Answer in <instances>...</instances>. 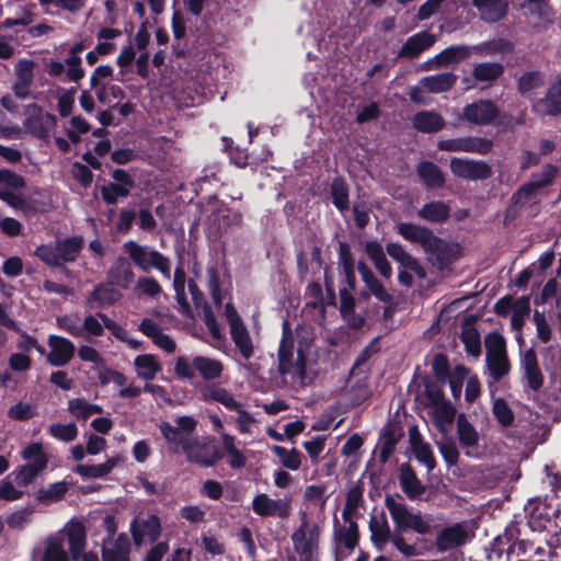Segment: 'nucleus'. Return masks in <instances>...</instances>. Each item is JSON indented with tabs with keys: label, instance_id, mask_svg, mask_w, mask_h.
<instances>
[{
	"label": "nucleus",
	"instance_id": "nucleus-1",
	"mask_svg": "<svg viewBox=\"0 0 561 561\" xmlns=\"http://www.w3.org/2000/svg\"><path fill=\"white\" fill-rule=\"evenodd\" d=\"M396 230L405 241L420 244L427 261L440 273L451 272L453 264L462 256V247L458 242L447 241L425 226L399 222Z\"/></svg>",
	"mask_w": 561,
	"mask_h": 561
},
{
	"label": "nucleus",
	"instance_id": "nucleus-2",
	"mask_svg": "<svg viewBox=\"0 0 561 561\" xmlns=\"http://www.w3.org/2000/svg\"><path fill=\"white\" fill-rule=\"evenodd\" d=\"M385 506L394 526L393 547L405 558L416 557L420 551L414 545L407 543L403 534L414 531L419 535L431 533V525L420 511L409 510L401 494H386Z\"/></svg>",
	"mask_w": 561,
	"mask_h": 561
},
{
	"label": "nucleus",
	"instance_id": "nucleus-3",
	"mask_svg": "<svg viewBox=\"0 0 561 561\" xmlns=\"http://www.w3.org/2000/svg\"><path fill=\"white\" fill-rule=\"evenodd\" d=\"M506 536L513 539V549H517L518 556L529 561L534 557L552 559L556 556V549L560 547L553 542L554 531L534 529L527 523L517 520L516 517L506 526Z\"/></svg>",
	"mask_w": 561,
	"mask_h": 561
},
{
	"label": "nucleus",
	"instance_id": "nucleus-4",
	"mask_svg": "<svg viewBox=\"0 0 561 561\" xmlns=\"http://www.w3.org/2000/svg\"><path fill=\"white\" fill-rule=\"evenodd\" d=\"M278 373L284 381L289 378L293 383L304 382L307 375L306 355L302 350L297 351L294 360V340L287 321L284 322V334L278 347Z\"/></svg>",
	"mask_w": 561,
	"mask_h": 561
},
{
	"label": "nucleus",
	"instance_id": "nucleus-5",
	"mask_svg": "<svg viewBox=\"0 0 561 561\" xmlns=\"http://www.w3.org/2000/svg\"><path fill=\"white\" fill-rule=\"evenodd\" d=\"M83 244L82 237L73 236L57 240L54 243L39 245L35 255L48 266L60 267L65 263L75 262L83 249Z\"/></svg>",
	"mask_w": 561,
	"mask_h": 561
},
{
	"label": "nucleus",
	"instance_id": "nucleus-6",
	"mask_svg": "<svg viewBox=\"0 0 561 561\" xmlns=\"http://www.w3.org/2000/svg\"><path fill=\"white\" fill-rule=\"evenodd\" d=\"M557 496L533 497L524 506L525 522L534 529L553 531L557 520Z\"/></svg>",
	"mask_w": 561,
	"mask_h": 561
},
{
	"label": "nucleus",
	"instance_id": "nucleus-7",
	"mask_svg": "<svg viewBox=\"0 0 561 561\" xmlns=\"http://www.w3.org/2000/svg\"><path fill=\"white\" fill-rule=\"evenodd\" d=\"M124 250L133 263L142 272H148L150 268H156L165 278H170V260L159 251L149 249V247L141 245L135 241L125 242Z\"/></svg>",
	"mask_w": 561,
	"mask_h": 561
},
{
	"label": "nucleus",
	"instance_id": "nucleus-8",
	"mask_svg": "<svg viewBox=\"0 0 561 561\" xmlns=\"http://www.w3.org/2000/svg\"><path fill=\"white\" fill-rule=\"evenodd\" d=\"M184 454L190 462L204 467L214 466L221 457L220 449L214 439H191L184 446Z\"/></svg>",
	"mask_w": 561,
	"mask_h": 561
},
{
	"label": "nucleus",
	"instance_id": "nucleus-9",
	"mask_svg": "<svg viewBox=\"0 0 561 561\" xmlns=\"http://www.w3.org/2000/svg\"><path fill=\"white\" fill-rule=\"evenodd\" d=\"M493 147V140L474 136L442 139L437 142V148L439 150L449 152L488 154L492 151Z\"/></svg>",
	"mask_w": 561,
	"mask_h": 561
},
{
	"label": "nucleus",
	"instance_id": "nucleus-10",
	"mask_svg": "<svg viewBox=\"0 0 561 561\" xmlns=\"http://www.w3.org/2000/svg\"><path fill=\"white\" fill-rule=\"evenodd\" d=\"M449 167L455 176L465 180H486L492 175L491 167L484 161L453 157Z\"/></svg>",
	"mask_w": 561,
	"mask_h": 561
},
{
	"label": "nucleus",
	"instance_id": "nucleus-11",
	"mask_svg": "<svg viewBox=\"0 0 561 561\" xmlns=\"http://www.w3.org/2000/svg\"><path fill=\"white\" fill-rule=\"evenodd\" d=\"M253 511L262 517L287 518L291 512V497L272 500L266 494H257L252 501Z\"/></svg>",
	"mask_w": 561,
	"mask_h": 561
},
{
	"label": "nucleus",
	"instance_id": "nucleus-12",
	"mask_svg": "<svg viewBox=\"0 0 561 561\" xmlns=\"http://www.w3.org/2000/svg\"><path fill=\"white\" fill-rule=\"evenodd\" d=\"M463 118L474 125L484 126L499 116V107L491 100L480 99L463 107Z\"/></svg>",
	"mask_w": 561,
	"mask_h": 561
},
{
	"label": "nucleus",
	"instance_id": "nucleus-13",
	"mask_svg": "<svg viewBox=\"0 0 561 561\" xmlns=\"http://www.w3.org/2000/svg\"><path fill=\"white\" fill-rule=\"evenodd\" d=\"M520 368L523 369L524 390L538 392L545 382L543 374L539 367L537 354L533 348H528L522 356Z\"/></svg>",
	"mask_w": 561,
	"mask_h": 561
},
{
	"label": "nucleus",
	"instance_id": "nucleus-14",
	"mask_svg": "<svg viewBox=\"0 0 561 561\" xmlns=\"http://www.w3.org/2000/svg\"><path fill=\"white\" fill-rule=\"evenodd\" d=\"M25 126L31 134L38 138H44L56 125V117L49 113H43L36 104L27 105L25 108Z\"/></svg>",
	"mask_w": 561,
	"mask_h": 561
},
{
	"label": "nucleus",
	"instance_id": "nucleus-15",
	"mask_svg": "<svg viewBox=\"0 0 561 561\" xmlns=\"http://www.w3.org/2000/svg\"><path fill=\"white\" fill-rule=\"evenodd\" d=\"M130 533L136 546H141L146 537L150 542H154L161 533L160 519L156 515H149L147 518L137 517L130 524Z\"/></svg>",
	"mask_w": 561,
	"mask_h": 561
},
{
	"label": "nucleus",
	"instance_id": "nucleus-16",
	"mask_svg": "<svg viewBox=\"0 0 561 561\" xmlns=\"http://www.w3.org/2000/svg\"><path fill=\"white\" fill-rule=\"evenodd\" d=\"M188 289L192 295L195 308L197 309L199 317L203 319L206 327L208 328L211 336L217 340L220 339V329L217 323L216 317L210 306L205 300L203 293L199 290L198 286L194 280L188 282Z\"/></svg>",
	"mask_w": 561,
	"mask_h": 561
},
{
	"label": "nucleus",
	"instance_id": "nucleus-17",
	"mask_svg": "<svg viewBox=\"0 0 561 561\" xmlns=\"http://www.w3.org/2000/svg\"><path fill=\"white\" fill-rule=\"evenodd\" d=\"M47 343L50 348L47 362L53 366H65L75 355L76 347L73 343L66 337L50 335Z\"/></svg>",
	"mask_w": 561,
	"mask_h": 561
},
{
	"label": "nucleus",
	"instance_id": "nucleus-18",
	"mask_svg": "<svg viewBox=\"0 0 561 561\" xmlns=\"http://www.w3.org/2000/svg\"><path fill=\"white\" fill-rule=\"evenodd\" d=\"M368 529L370 531V541L379 551L383 550L388 542L393 545L394 530L391 531L385 512H381L379 515L370 516Z\"/></svg>",
	"mask_w": 561,
	"mask_h": 561
},
{
	"label": "nucleus",
	"instance_id": "nucleus-19",
	"mask_svg": "<svg viewBox=\"0 0 561 561\" xmlns=\"http://www.w3.org/2000/svg\"><path fill=\"white\" fill-rule=\"evenodd\" d=\"M399 483L403 493L411 501L421 499L426 491V486L417 478L409 462H402L399 467Z\"/></svg>",
	"mask_w": 561,
	"mask_h": 561
},
{
	"label": "nucleus",
	"instance_id": "nucleus-20",
	"mask_svg": "<svg viewBox=\"0 0 561 561\" xmlns=\"http://www.w3.org/2000/svg\"><path fill=\"white\" fill-rule=\"evenodd\" d=\"M468 533L466 527L460 524H454L453 526L444 527L436 536V548L440 552L448 551L454 548H458L466 543Z\"/></svg>",
	"mask_w": 561,
	"mask_h": 561
},
{
	"label": "nucleus",
	"instance_id": "nucleus-21",
	"mask_svg": "<svg viewBox=\"0 0 561 561\" xmlns=\"http://www.w3.org/2000/svg\"><path fill=\"white\" fill-rule=\"evenodd\" d=\"M485 557L488 561H501L505 557V561L519 559L517 549H513V539L506 536V528L503 535L496 536L488 547H485Z\"/></svg>",
	"mask_w": 561,
	"mask_h": 561
},
{
	"label": "nucleus",
	"instance_id": "nucleus-22",
	"mask_svg": "<svg viewBox=\"0 0 561 561\" xmlns=\"http://www.w3.org/2000/svg\"><path fill=\"white\" fill-rule=\"evenodd\" d=\"M435 35L426 31L410 36L398 51V58L414 59L434 45Z\"/></svg>",
	"mask_w": 561,
	"mask_h": 561
},
{
	"label": "nucleus",
	"instance_id": "nucleus-23",
	"mask_svg": "<svg viewBox=\"0 0 561 561\" xmlns=\"http://www.w3.org/2000/svg\"><path fill=\"white\" fill-rule=\"evenodd\" d=\"M106 275L111 285H115L123 289H128L135 278L131 263L124 256H118L115 260Z\"/></svg>",
	"mask_w": 561,
	"mask_h": 561
},
{
	"label": "nucleus",
	"instance_id": "nucleus-24",
	"mask_svg": "<svg viewBox=\"0 0 561 561\" xmlns=\"http://www.w3.org/2000/svg\"><path fill=\"white\" fill-rule=\"evenodd\" d=\"M202 396L205 401H217L225 405L228 410L236 411L240 414L239 424L241 430H243L242 417L245 413L242 410V404L238 402L226 389L217 386V385H208L202 390Z\"/></svg>",
	"mask_w": 561,
	"mask_h": 561
},
{
	"label": "nucleus",
	"instance_id": "nucleus-25",
	"mask_svg": "<svg viewBox=\"0 0 561 561\" xmlns=\"http://www.w3.org/2000/svg\"><path fill=\"white\" fill-rule=\"evenodd\" d=\"M534 110L540 115L558 116L561 114V79L548 89L543 98L536 102Z\"/></svg>",
	"mask_w": 561,
	"mask_h": 561
},
{
	"label": "nucleus",
	"instance_id": "nucleus-26",
	"mask_svg": "<svg viewBox=\"0 0 561 561\" xmlns=\"http://www.w3.org/2000/svg\"><path fill=\"white\" fill-rule=\"evenodd\" d=\"M225 317L230 327V333L240 354L245 357V329L242 318L231 302L225 306Z\"/></svg>",
	"mask_w": 561,
	"mask_h": 561
},
{
	"label": "nucleus",
	"instance_id": "nucleus-27",
	"mask_svg": "<svg viewBox=\"0 0 561 561\" xmlns=\"http://www.w3.org/2000/svg\"><path fill=\"white\" fill-rule=\"evenodd\" d=\"M472 4L480 12L481 19L489 23L499 22L507 14L505 0H472Z\"/></svg>",
	"mask_w": 561,
	"mask_h": 561
},
{
	"label": "nucleus",
	"instance_id": "nucleus-28",
	"mask_svg": "<svg viewBox=\"0 0 561 561\" xmlns=\"http://www.w3.org/2000/svg\"><path fill=\"white\" fill-rule=\"evenodd\" d=\"M139 330L163 351L168 353L175 351L176 345L174 340L170 335L162 333L159 325L152 319H142L139 324Z\"/></svg>",
	"mask_w": 561,
	"mask_h": 561
},
{
	"label": "nucleus",
	"instance_id": "nucleus-29",
	"mask_svg": "<svg viewBox=\"0 0 561 561\" xmlns=\"http://www.w3.org/2000/svg\"><path fill=\"white\" fill-rule=\"evenodd\" d=\"M416 174L422 183L431 190L442 188L445 184V175L440 168L428 160H423L416 165Z\"/></svg>",
	"mask_w": 561,
	"mask_h": 561
},
{
	"label": "nucleus",
	"instance_id": "nucleus-30",
	"mask_svg": "<svg viewBox=\"0 0 561 561\" xmlns=\"http://www.w3.org/2000/svg\"><path fill=\"white\" fill-rule=\"evenodd\" d=\"M413 127L424 134H433L442 130L446 122L444 117L434 111H421L412 118Z\"/></svg>",
	"mask_w": 561,
	"mask_h": 561
},
{
	"label": "nucleus",
	"instance_id": "nucleus-31",
	"mask_svg": "<svg viewBox=\"0 0 561 561\" xmlns=\"http://www.w3.org/2000/svg\"><path fill=\"white\" fill-rule=\"evenodd\" d=\"M334 541L337 546H343L350 551H353L359 541L358 524L350 522L347 526H341L337 517H334Z\"/></svg>",
	"mask_w": 561,
	"mask_h": 561
},
{
	"label": "nucleus",
	"instance_id": "nucleus-32",
	"mask_svg": "<svg viewBox=\"0 0 561 561\" xmlns=\"http://www.w3.org/2000/svg\"><path fill=\"white\" fill-rule=\"evenodd\" d=\"M130 543L126 534H121L112 542L104 541L102 548L103 561H129Z\"/></svg>",
	"mask_w": 561,
	"mask_h": 561
},
{
	"label": "nucleus",
	"instance_id": "nucleus-33",
	"mask_svg": "<svg viewBox=\"0 0 561 561\" xmlns=\"http://www.w3.org/2000/svg\"><path fill=\"white\" fill-rule=\"evenodd\" d=\"M114 286L110 283L99 284L88 296L87 304L91 308H103L117 302L122 298V294Z\"/></svg>",
	"mask_w": 561,
	"mask_h": 561
},
{
	"label": "nucleus",
	"instance_id": "nucleus-34",
	"mask_svg": "<svg viewBox=\"0 0 561 561\" xmlns=\"http://www.w3.org/2000/svg\"><path fill=\"white\" fill-rule=\"evenodd\" d=\"M410 443L416 460L425 465L428 472H432L436 467V459L430 444L423 442L416 427L410 431Z\"/></svg>",
	"mask_w": 561,
	"mask_h": 561
},
{
	"label": "nucleus",
	"instance_id": "nucleus-35",
	"mask_svg": "<svg viewBox=\"0 0 561 561\" xmlns=\"http://www.w3.org/2000/svg\"><path fill=\"white\" fill-rule=\"evenodd\" d=\"M71 559L79 561L85 548L87 533L82 523L71 522L66 528Z\"/></svg>",
	"mask_w": 561,
	"mask_h": 561
},
{
	"label": "nucleus",
	"instance_id": "nucleus-36",
	"mask_svg": "<svg viewBox=\"0 0 561 561\" xmlns=\"http://www.w3.org/2000/svg\"><path fill=\"white\" fill-rule=\"evenodd\" d=\"M34 62L31 60H20L15 66L16 80L13 84L14 94L20 99L30 95V85L33 81Z\"/></svg>",
	"mask_w": 561,
	"mask_h": 561
},
{
	"label": "nucleus",
	"instance_id": "nucleus-37",
	"mask_svg": "<svg viewBox=\"0 0 561 561\" xmlns=\"http://www.w3.org/2000/svg\"><path fill=\"white\" fill-rule=\"evenodd\" d=\"M515 44L506 38L499 37L490 41H485L472 46L474 54L479 56H494V55H508L513 54Z\"/></svg>",
	"mask_w": 561,
	"mask_h": 561
},
{
	"label": "nucleus",
	"instance_id": "nucleus-38",
	"mask_svg": "<svg viewBox=\"0 0 561 561\" xmlns=\"http://www.w3.org/2000/svg\"><path fill=\"white\" fill-rule=\"evenodd\" d=\"M402 433H397L394 425L388 423L380 432L379 440H380V450H379V460L382 465H385L392 453L396 449L397 444L402 437Z\"/></svg>",
	"mask_w": 561,
	"mask_h": 561
},
{
	"label": "nucleus",
	"instance_id": "nucleus-39",
	"mask_svg": "<svg viewBox=\"0 0 561 561\" xmlns=\"http://www.w3.org/2000/svg\"><path fill=\"white\" fill-rule=\"evenodd\" d=\"M417 216L426 221L443 224L450 217V207L442 201H433L419 209Z\"/></svg>",
	"mask_w": 561,
	"mask_h": 561
},
{
	"label": "nucleus",
	"instance_id": "nucleus-40",
	"mask_svg": "<svg viewBox=\"0 0 561 561\" xmlns=\"http://www.w3.org/2000/svg\"><path fill=\"white\" fill-rule=\"evenodd\" d=\"M307 514L304 513L301 525L291 534L294 549L300 557L312 556L313 549L317 547L307 538Z\"/></svg>",
	"mask_w": 561,
	"mask_h": 561
},
{
	"label": "nucleus",
	"instance_id": "nucleus-41",
	"mask_svg": "<svg viewBox=\"0 0 561 561\" xmlns=\"http://www.w3.org/2000/svg\"><path fill=\"white\" fill-rule=\"evenodd\" d=\"M505 71L501 62L485 61L477 64L472 69V78L478 82H494Z\"/></svg>",
	"mask_w": 561,
	"mask_h": 561
},
{
	"label": "nucleus",
	"instance_id": "nucleus-42",
	"mask_svg": "<svg viewBox=\"0 0 561 561\" xmlns=\"http://www.w3.org/2000/svg\"><path fill=\"white\" fill-rule=\"evenodd\" d=\"M457 81L453 72H443L427 76L422 79L423 87L431 93H440L450 90Z\"/></svg>",
	"mask_w": 561,
	"mask_h": 561
},
{
	"label": "nucleus",
	"instance_id": "nucleus-43",
	"mask_svg": "<svg viewBox=\"0 0 561 561\" xmlns=\"http://www.w3.org/2000/svg\"><path fill=\"white\" fill-rule=\"evenodd\" d=\"M355 307H356V300L353 297V295L350 293L346 288L340 289V312L342 317L346 320H350L351 318H354V322L352 323V327L354 329H359L364 325L365 319L364 317H355Z\"/></svg>",
	"mask_w": 561,
	"mask_h": 561
},
{
	"label": "nucleus",
	"instance_id": "nucleus-44",
	"mask_svg": "<svg viewBox=\"0 0 561 561\" xmlns=\"http://www.w3.org/2000/svg\"><path fill=\"white\" fill-rule=\"evenodd\" d=\"M137 376L144 380H152L161 371V365L151 354L139 355L135 358Z\"/></svg>",
	"mask_w": 561,
	"mask_h": 561
},
{
	"label": "nucleus",
	"instance_id": "nucleus-45",
	"mask_svg": "<svg viewBox=\"0 0 561 561\" xmlns=\"http://www.w3.org/2000/svg\"><path fill=\"white\" fill-rule=\"evenodd\" d=\"M159 427L163 437L169 443L170 450L173 453H178L180 447L184 450L185 444H188L192 439L187 434L181 431V428L172 426L167 422L160 424Z\"/></svg>",
	"mask_w": 561,
	"mask_h": 561
},
{
	"label": "nucleus",
	"instance_id": "nucleus-46",
	"mask_svg": "<svg viewBox=\"0 0 561 561\" xmlns=\"http://www.w3.org/2000/svg\"><path fill=\"white\" fill-rule=\"evenodd\" d=\"M457 435L462 447L468 448L478 445V432L465 414H460L457 419Z\"/></svg>",
	"mask_w": 561,
	"mask_h": 561
},
{
	"label": "nucleus",
	"instance_id": "nucleus-47",
	"mask_svg": "<svg viewBox=\"0 0 561 561\" xmlns=\"http://www.w3.org/2000/svg\"><path fill=\"white\" fill-rule=\"evenodd\" d=\"M331 199L332 204L340 211L347 210L350 207L348 187L342 178H335L331 183Z\"/></svg>",
	"mask_w": 561,
	"mask_h": 561
},
{
	"label": "nucleus",
	"instance_id": "nucleus-48",
	"mask_svg": "<svg viewBox=\"0 0 561 561\" xmlns=\"http://www.w3.org/2000/svg\"><path fill=\"white\" fill-rule=\"evenodd\" d=\"M545 84V75L538 70L524 72L517 80V90L522 95H528L535 89Z\"/></svg>",
	"mask_w": 561,
	"mask_h": 561
},
{
	"label": "nucleus",
	"instance_id": "nucleus-49",
	"mask_svg": "<svg viewBox=\"0 0 561 561\" xmlns=\"http://www.w3.org/2000/svg\"><path fill=\"white\" fill-rule=\"evenodd\" d=\"M469 54L467 46H449L435 56V61L438 66H448L465 60Z\"/></svg>",
	"mask_w": 561,
	"mask_h": 561
},
{
	"label": "nucleus",
	"instance_id": "nucleus-50",
	"mask_svg": "<svg viewBox=\"0 0 561 561\" xmlns=\"http://www.w3.org/2000/svg\"><path fill=\"white\" fill-rule=\"evenodd\" d=\"M117 463L116 458H111L100 465H78L75 471L83 478H102L108 474Z\"/></svg>",
	"mask_w": 561,
	"mask_h": 561
},
{
	"label": "nucleus",
	"instance_id": "nucleus-51",
	"mask_svg": "<svg viewBox=\"0 0 561 561\" xmlns=\"http://www.w3.org/2000/svg\"><path fill=\"white\" fill-rule=\"evenodd\" d=\"M193 366L198 370L204 379H215L219 377L222 371V365L220 362L204 356L195 357Z\"/></svg>",
	"mask_w": 561,
	"mask_h": 561
},
{
	"label": "nucleus",
	"instance_id": "nucleus-52",
	"mask_svg": "<svg viewBox=\"0 0 561 561\" xmlns=\"http://www.w3.org/2000/svg\"><path fill=\"white\" fill-rule=\"evenodd\" d=\"M46 465L47 459H39L21 467L20 470L15 473L16 484L20 486H26L37 477L41 471L45 469Z\"/></svg>",
	"mask_w": 561,
	"mask_h": 561
},
{
	"label": "nucleus",
	"instance_id": "nucleus-53",
	"mask_svg": "<svg viewBox=\"0 0 561 561\" xmlns=\"http://www.w3.org/2000/svg\"><path fill=\"white\" fill-rule=\"evenodd\" d=\"M490 376L494 381H500L510 373L511 364L507 354L492 355L485 357Z\"/></svg>",
	"mask_w": 561,
	"mask_h": 561
},
{
	"label": "nucleus",
	"instance_id": "nucleus-54",
	"mask_svg": "<svg viewBox=\"0 0 561 561\" xmlns=\"http://www.w3.org/2000/svg\"><path fill=\"white\" fill-rule=\"evenodd\" d=\"M68 489V483L65 481L53 483L47 489H39L36 492V500L43 504L55 503L65 496Z\"/></svg>",
	"mask_w": 561,
	"mask_h": 561
},
{
	"label": "nucleus",
	"instance_id": "nucleus-55",
	"mask_svg": "<svg viewBox=\"0 0 561 561\" xmlns=\"http://www.w3.org/2000/svg\"><path fill=\"white\" fill-rule=\"evenodd\" d=\"M272 451L280 459L282 465L289 470H298L301 466L302 454L296 448L288 450L283 446L275 445Z\"/></svg>",
	"mask_w": 561,
	"mask_h": 561
},
{
	"label": "nucleus",
	"instance_id": "nucleus-56",
	"mask_svg": "<svg viewBox=\"0 0 561 561\" xmlns=\"http://www.w3.org/2000/svg\"><path fill=\"white\" fill-rule=\"evenodd\" d=\"M173 287H174V291H175V298L179 304V310L183 314H188L191 311V307H190L188 301L186 300L185 273L182 268H176L174 271Z\"/></svg>",
	"mask_w": 561,
	"mask_h": 561
},
{
	"label": "nucleus",
	"instance_id": "nucleus-57",
	"mask_svg": "<svg viewBox=\"0 0 561 561\" xmlns=\"http://www.w3.org/2000/svg\"><path fill=\"white\" fill-rule=\"evenodd\" d=\"M460 340L465 345L468 354L478 356L481 353L480 333L474 327H463Z\"/></svg>",
	"mask_w": 561,
	"mask_h": 561
},
{
	"label": "nucleus",
	"instance_id": "nucleus-58",
	"mask_svg": "<svg viewBox=\"0 0 561 561\" xmlns=\"http://www.w3.org/2000/svg\"><path fill=\"white\" fill-rule=\"evenodd\" d=\"M492 412L495 420L501 424V426L510 427L514 424V413L505 399H495L493 402Z\"/></svg>",
	"mask_w": 561,
	"mask_h": 561
},
{
	"label": "nucleus",
	"instance_id": "nucleus-59",
	"mask_svg": "<svg viewBox=\"0 0 561 561\" xmlns=\"http://www.w3.org/2000/svg\"><path fill=\"white\" fill-rule=\"evenodd\" d=\"M363 282L366 288L369 289L373 296L380 302L390 304L393 301L392 295L387 291L382 283L375 276L374 272L369 274L368 277H364Z\"/></svg>",
	"mask_w": 561,
	"mask_h": 561
},
{
	"label": "nucleus",
	"instance_id": "nucleus-60",
	"mask_svg": "<svg viewBox=\"0 0 561 561\" xmlns=\"http://www.w3.org/2000/svg\"><path fill=\"white\" fill-rule=\"evenodd\" d=\"M432 369L437 380L445 385L450 377V365L446 354L437 353L432 362Z\"/></svg>",
	"mask_w": 561,
	"mask_h": 561
},
{
	"label": "nucleus",
	"instance_id": "nucleus-61",
	"mask_svg": "<svg viewBox=\"0 0 561 561\" xmlns=\"http://www.w3.org/2000/svg\"><path fill=\"white\" fill-rule=\"evenodd\" d=\"M44 561H68L61 538H50L47 542Z\"/></svg>",
	"mask_w": 561,
	"mask_h": 561
},
{
	"label": "nucleus",
	"instance_id": "nucleus-62",
	"mask_svg": "<svg viewBox=\"0 0 561 561\" xmlns=\"http://www.w3.org/2000/svg\"><path fill=\"white\" fill-rule=\"evenodd\" d=\"M135 291L138 296L146 295L148 297L154 298L161 294L162 288L153 277L144 276L139 277L137 280Z\"/></svg>",
	"mask_w": 561,
	"mask_h": 561
},
{
	"label": "nucleus",
	"instance_id": "nucleus-63",
	"mask_svg": "<svg viewBox=\"0 0 561 561\" xmlns=\"http://www.w3.org/2000/svg\"><path fill=\"white\" fill-rule=\"evenodd\" d=\"M36 414V407L26 402H19L8 410V416L14 421H27L33 419Z\"/></svg>",
	"mask_w": 561,
	"mask_h": 561
},
{
	"label": "nucleus",
	"instance_id": "nucleus-64",
	"mask_svg": "<svg viewBox=\"0 0 561 561\" xmlns=\"http://www.w3.org/2000/svg\"><path fill=\"white\" fill-rule=\"evenodd\" d=\"M48 432L57 439L64 442H72L78 435V428L75 423H55L49 426Z\"/></svg>",
	"mask_w": 561,
	"mask_h": 561
}]
</instances>
